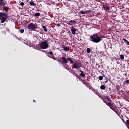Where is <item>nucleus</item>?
Returning a JSON list of instances; mask_svg holds the SVG:
<instances>
[{
    "label": "nucleus",
    "instance_id": "9d476101",
    "mask_svg": "<svg viewBox=\"0 0 129 129\" xmlns=\"http://www.w3.org/2000/svg\"><path fill=\"white\" fill-rule=\"evenodd\" d=\"M71 31L72 34L73 35H75V33L76 32V29L72 28V29H71Z\"/></svg>",
    "mask_w": 129,
    "mask_h": 129
},
{
    "label": "nucleus",
    "instance_id": "4468645a",
    "mask_svg": "<svg viewBox=\"0 0 129 129\" xmlns=\"http://www.w3.org/2000/svg\"><path fill=\"white\" fill-rule=\"evenodd\" d=\"M105 99H107V100H108V101H110V102H111L112 101L111 100V99L110 98H109V97L108 96H105Z\"/></svg>",
    "mask_w": 129,
    "mask_h": 129
},
{
    "label": "nucleus",
    "instance_id": "412c9836",
    "mask_svg": "<svg viewBox=\"0 0 129 129\" xmlns=\"http://www.w3.org/2000/svg\"><path fill=\"white\" fill-rule=\"evenodd\" d=\"M80 76H81V77H84L85 75L83 73H81L80 74Z\"/></svg>",
    "mask_w": 129,
    "mask_h": 129
},
{
    "label": "nucleus",
    "instance_id": "7c9ffc66",
    "mask_svg": "<svg viewBox=\"0 0 129 129\" xmlns=\"http://www.w3.org/2000/svg\"><path fill=\"white\" fill-rule=\"evenodd\" d=\"M56 26H57V27H61V24H57Z\"/></svg>",
    "mask_w": 129,
    "mask_h": 129
},
{
    "label": "nucleus",
    "instance_id": "a878e982",
    "mask_svg": "<svg viewBox=\"0 0 129 129\" xmlns=\"http://www.w3.org/2000/svg\"><path fill=\"white\" fill-rule=\"evenodd\" d=\"M20 5L23 7V6H25V3L24 2H21Z\"/></svg>",
    "mask_w": 129,
    "mask_h": 129
},
{
    "label": "nucleus",
    "instance_id": "e433bc0d",
    "mask_svg": "<svg viewBox=\"0 0 129 129\" xmlns=\"http://www.w3.org/2000/svg\"><path fill=\"white\" fill-rule=\"evenodd\" d=\"M33 102H36V101L35 100H33Z\"/></svg>",
    "mask_w": 129,
    "mask_h": 129
},
{
    "label": "nucleus",
    "instance_id": "a211bd4d",
    "mask_svg": "<svg viewBox=\"0 0 129 129\" xmlns=\"http://www.w3.org/2000/svg\"><path fill=\"white\" fill-rule=\"evenodd\" d=\"M91 52V50H90V48H87V53H88V54H90Z\"/></svg>",
    "mask_w": 129,
    "mask_h": 129
},
{
    "label": "nucleus",
    "instance_id": "72a5a7b5",
    "mask_svg": "<svg viewBox=\"0 0 129 129\" xmlns=\"http://www.w3.org/2000/svg\"><path fill=\"white\" fill-rule=\"evenodd\" d=\"M126 83H127L128 84H129V80H127L126 81Z\"/></svg>",
    "mask_w": 129,
    "mask_h": 129
},
{
    "label": "nucleus",
    "instance_id": "0eeeda50",
    "mask_svg": "<svg viewBox=\"0 0 129 129\" xmlns=\"http://www.w3.org/2000/svg\"><path fill=\"white\" fill-rule=\"evenodd\" d=\"M102 8L105 11H109V10H110V7L107 6L106 5H104Z\"/></svg>",
    "mask_w": 129,
    "mask_h": 129
},
{
    "label": "nucleus",
    "instance_id": "2f4dec72",
    "mask_svg": "<svg viewBox=\"0 0 129 129\" xmlns=\"http://www.w3.org/2000/svg\"><path fill=\"white\" fill-rule=\"evenodd\" d=\"M123 40L125 42H126V41H127V40L124 39V38H123Z\"/></svg>",
    "mask_w": 129,
    "mask_h": 129
},
{
    "label": "nucleus",
    "instance_id": "58836bf2",
    "mask_svg": "<svg viewBox=\"0 0 129 129\" xmlns=\"http://www.w3.org/2000/svg\"><path fill=\"white\" fill-rule=\"evenodd\" d=\"M128 128L129 129V127H128Z\"/></svg>",
    "mask_w": 129,
    "mask_h": 129
},
{
    "label": "nucleus",
    "instance_id": "6ab92c4d",
    "mask_svg": "<svg viewBox=\"0 0 129 129\" xmlns=\"http://www.w3.org/2000/svg\"><path fill=\"white\" fill-rule=\"evenodd\" d=\"M120 59H121V60H124V55L121 54L120 55Z\"/></svg>",
    "mask_w": 129,
    "mask_h": 129
},
{
    "label": "nucleus",
    "instance_id": "f704fd0d",
    "mask_svg": "<svg viewBox=\"0 0 129 129\" xmlns=\"http://www.w3.org/2000/svg\"><path fill=\"white\" fill-rule=\"evenodd\" d=\"M100 38H101V39H102L103 38V37L101 36Z\"/></svg>",
    "mask_w": 129,
    "mask_h": 129
},
{
    "label": "nucleus",
    "instance_id": "b1692460",
    "mask_svg": "<svg viewBox=\"0 0 129 129\" xmlns=\"http://www.w3.org/2000/svg\"><path fill=\"white\" fill-rule=\"evenodd\" d=\"M99 80H102V79H103V77L102 76H100L99 77Z\"/></svg>",
    "mask_w": 129,
    "mask_h": 129
},
{
    "label": "nucleus",
    "instance_id": "c756f323",
    "mask_svg": "<svg viewBox=\"0 0 129 129\" xmlns=\"http://www.w3.org/2000/svg\"><path fill=\"white\" fill-rule=\"evenodd\" d=\"M79 71H80L81 73H83V71H81V68H80L79 69Z\"/></svg>",
    "mask_w": 129,
    "mask_h": 129
},
{
    "label": "nucleus",
    "instance_id": "2eb2a0df",
    "mask_svg": "<svg viewBox=\"0 0 129 129\" xmlns=\"http://www.w3.org/2000/svg\"><path fill=\"white\" fill-rule=\"evenodd\" d=\"M42 28L44 31V32H46L47 33V32H48V29H47V27L45 26H42Z\"/></svg>",
    "mask_w": 129,
    "mask_h": 129
},
{
    "label": "nucleus",
    "instance_id": "4be33fe9",
    "mask_svg": "<svg viewBox=\"0 0 129 129\" xmlns=\"http://www.w3.org/2000/svg\"><path fill=\"white\" fill-rule=\"evenodd\" d=\"M105 79L104 80L105 83H107V81H108V80L107 79V78L105 77Z\"/></svg>",
    "mask_w": 129,
    "mask_h": 129
},
{
    "label": "nucleus",
    "instance_id": "423d86ee",
    "mask_svg": "<svg viewBox=\"0 0 129 129\" xmlns=\"http://www.w3.org/2000/svg\"><path fill=\"white\" fill-rule=\"evenodd\" d=\"M105 103H106V104H107L108 106H109L111 109H112V110H113L114 111H115V108L114 107V106H113V105H112L111 103L105 102Z\"/></svg>",
    "mask_w": 129,
    "mask_h": 129
},
{
    "label": "nucleus",
    "instance_id": "7ed1b4c3",
    "mask_svg": "<svg viewBox=\"0 0 129 129\" xmlns=\"http://www.w3.org/2000/svg\"><path fill=\"white\" fill-rule=\"evenodd\" d=\"M0 17H1L2 18L1 21V24H3V23H5V22H6V21H7V19H8V18H9L8 14L2 12H0Z\"/></svg>",
    "mask_w": 129,
    "mask_h": 129
},
{
    "label": "nucleus",
    "instance_id": "6e6552de",
    "mask_svg": "<svg viewBox=\"0 0 129 129\" xmlns=\"http://www.w3.org/2000/svg\"><path fill=\"white\" fill-rule=\"evenodd\" d=\"M72 23H73L74 24H76V21H74V20H70L69 21L68 23H67V25H70L71 26H72Z\"/></svg>",
    "mask_w": 129,
    "mask_h": 129
},
{
    "label": "nucleus",
    "instance_id": "cd10ccee",
    "mask_svg": "<svg viewBox=\"0 0 129 129\" xmlns=\"http://www.w3.org/2000/svg\"><path fill=\"white\" fill-rule=\"evenodd\" d=\"M48 53L51 55V56H53V55H54V53H53V51L49 52Z\"/></svg>",
    "mask_w": 129,
    "mask_h": 129
},
{
    "label": "nucleus",
    "instance_id": "f03ea898",
    "mask_svg": "<svg viewBox=\"0 0 129 129\" xmlns=\"http://www.w3.org/2000/svg\"><path fill=\"white\" fill-rule=\"evenodd\" d=\"M42 41L41 42V44H40V48L41 49H48L49 47V44H48V41L47 40H45V39H42Z\"/></svg>",
    "mask_w": 129,
    "mask_h": 129
},
{
    "label": "nucleus",
    "instance_id": "4c0bfd02",
    "mask_svg": "<svg viewBox=\"0 0 129 129\" xmlns=\"http://www.w3.org/2000/svg\"><path fill=\"white\" fill-rule=\"evenodd\" d=\"M68 1H71V0H68Z\"/></svg>",
    "mask_w": 129,
    "mask_h": 129
},
{
    "label": "nucleus",
    "instance_id": "c9c22d12",
    "mask_svg": "<svg viewBox=\"0 0 129 129\" xmlns=\"http://www.w3.org/2000/svg\"><path fill=\"white\" fill-rule=\"evenodd\" d=\"M123 122H124V123H125V121H124V120L122 119Z\"/></svg>",
    "mask_w": 129,
    "mask_h": 129
},
{
    "label": "nucleus",
    "instance_id": "dca6fc26",
    "mask_svg": "<svg viewBox=\"0 0 129 129\" xmlns=\"http://www.w3.org/2000/svg\"><path fill=\"white\" fill-rule=\"evenodd\" d=\"M29 4L31 6H36V3H34L33 1H30Z\"/></svg>",
    "mask_w": 129,
    "mask_h": 129
},
{
    "label": "nucleus",
    "instance_id": "473e14b6",
    "mask_svg": "<svg viewBox=\"0 0 129 129\" xmlns=\"http://www.w3.org/2000/svg\"><path fill=\"white\" fill-rule=\"evenodd\" d=\"M126 43L127 45H129V41H128L127 40Z\"/></svg>",
    "mask_w": 129,
    "mask_h": 129
},
{
    "label": "nucleus",
    "instance_id": "f8f14e48",
    "mask_svg": "<svg viewBox=\"0 0 129 129\" xmlns=\"http://www.w3.org/2000/svg\"><path fill=\"white\" fill-rule=\"evenodd\" d=\"M5 1L4 0H0V7H3V6H5Z\"/></svg>",
    "mask_w": 129,
    "mask_h": 129
},
{
    "label": "nucleus",
    "instance_id": "5701e85b",
    "mask_svg": "<svg viewBox=\"0 0 129 129\" xmlns=\"http://www.w3.org/2000/svg\"><path fill=\"white\" fill-rule=\"evenodd\" d=\"M80 14H82V15H85V12H84V11H81L79 12Z\"/></svg>",
    "mask_w": 129,
    "mask_h": 129
},
{
    "label": "nucleus",
    "instance_id": "20e7f679",
    "mask_svg": "<svg viewBox=\"0 0 129 129\" xmlns=\"http://www.w3.org/2000/svg\"><path fill=\"white\" fill-rule=\"evenodd\" d=\"M37 28L38 27H37V25L32 23L27 26V29H28V30H30L31 31H35V30L37 29Z\"/></svg>",
    "mask_w": 129,
    "mask_h": 129
},
{
    "label": "nucleus",
    "instance_id": "39448f33",
    "mask_svg": "<svg viewBox=\"0 0 129 129\" xmlns=\"http://www.w3.org/2000/svg\"><path fill=\"white\" fill-rule=\"evenodd\" d=\"M61 59L62 60V62L61 61V59H58V62H60V63H62V64H67L68 62L67 61V59H66V57L65 56H62L61 57Z\"/></svg>",
    "mask_w": 129,
    "mask_h": 129
},
{
    "label": "nucleus",
    "instance_id": "f3484780",
    "mask_svg": "<svg viewBox=\"0 0 129 129\" xmlns=\"http://www.w3.org/2000/svg\"><path fill=\"white\" fill-rule=\"evenodd\" d=\"M100 89L102 90H105V86L104 85H102L100 86Z\"/></svg>",
    "mask_w": 129,
    "mask_h": 129
},
{
    "label": "nucleus",
    "instance_id": "ddd939ff",
    "mask_svg": "<svg viewBox=\"0 0 129 129\" xmlns=\"http://www.w3.org/2000/svg\"><path fill=\"white\" fill-rule=\"evenodd\" d=\"M67 61H69L71 64H74V62L72 60V58H68Z\"/></svg>",
    "mask_w": 129,
    "mask_h": 129
},
{
    "label": "nucleus",
    "instance_id": "9b49d317",
    "mask_svg": "<svg viewBox=\"0 0 129 129\" xmlns=\"http://www.w3.org/2000/svg\"><path fill=\"white\" fill-rule=\"evenodd\" d=\"M62 47L63 48V49L64 52H67L68 51H69V48H68L65 47V45H63L62 46Z\"/></svg>",
    "mask_w": 129,
    "mask_h": 129
},
{
    "label": "nucleus",
    "instance_id": "aec40b11",
    "mask_svg": "<svg viewBox=\"0 0 129 129\" xmlns=\"http://www.w3.org/2000/svg\"><path fill=\"white\" fill-rule=\"evenodd\" d=\"M35 16H36V17H40V13H35Z\"/></svg>",
    "mask_w": 129,
    "mask_h": 129
},
{
    "label": "nucleus",
    "instance_id": "c85d7f7f",
    "mask_svg": "<svg viewBox=\"0 0 129 129\" xmlns=\"http://www.w3.org/2000/svg\"><path fill=\"white\" fill-rule=\"evenodd\" d=\"M4 10L5 11V12H8V8H7V7H5L4 8Z\"/></svg>",
    "mask_w": 129,
    "mask_h": 129
},
{
    "label": "nucleus",
    "instance_id": "f257e3e1",
    "mask_svg": "<svg viewBox=\"0 0 129 129\" xmlns=\"http://www.w3.org/2000/svg\"><path fill=\"white\" fill-rule=\"evenodd\" d=\"M90 41L94 43H99L101 41V38L97 35V33L94 34L90 36Z\"/></svg>",
    "mask_w": 129,
    "mask_h": 129
},
{
    "label": "nucleus",
    "instance_id": "393cba45",
    "mask_svg": "<svg viewBox=\"0 0 129 129\" xmlns=\"http://www.w3.org/2000/svg\"><path fill=\"white\" fill-rule=\"evenodd\" d=\"M20 33H21V34H23V33H24V32H25V30H24V29H21L20 30Z\"/></svg>",
    "mask_w": 129,
    "mask_h": 129
},
{
    "label": "nucleus",
    "instance_id": "bb28decb",
    "mask_svg": "<svg viewBox=\"0 0 129 129\" xmlns=\"http://www.w3.org/2000/svg\"><path fill=\"white\" fill-rule=\"evenodd\" d=\"M126 124H127V125L128 127V126H129V119L126 120Z\"/></svg>",
    "mask_w": 129,
    "mask_h": 129
},
{
    "label": "nucleus",
    "instance_id": "1a4fd4ad",
    "mask_svg": "<svg viewBox=\"0 0 129 129\" xmlns=\"http://www.w3.org/2000/svg\"><path fill=\"white\" fill-rule=\"evenodd\" d=\"M73 66H74V68L76 69H79V68H80V66L76 63H74V64H73Z\"/></svg>",
    "mask_w": 129,
    "mask_h": 129
}]
</instances>
